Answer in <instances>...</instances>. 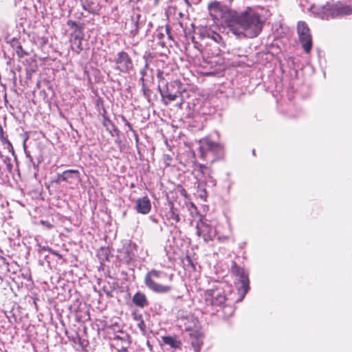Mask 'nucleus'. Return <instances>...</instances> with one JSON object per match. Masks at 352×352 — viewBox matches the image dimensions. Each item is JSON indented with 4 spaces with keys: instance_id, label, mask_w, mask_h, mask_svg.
I'll list each match as a JSON object with an SVG mask.
<instances>
[{
    "instance_id": "13",
    "label": "nucleus",
    "mask_w": 352,
    "mask_h": 352,
    "mask_svg": "<svg viewBox=\"0 0 352 352\" xmlns=\"http://www.w3.org/2000/svg\"><path fill=\"white\" fill-rule=\"evenodd\" d=\"M80 175L78 170H67L63 171L61 175H58L56 182L63 181L72 184L75 179H78L80 178Z\"/></svg>"
},
{
    "instance_id": "5",
    "label": "nucleus",
    "mask_w": 352,
    "mask_h": 352,
    "mask_svg": "<svg viewBox=\"0 0 352 352\" xmlns=\"http://www.w3.org/2000/svg\"><path fill=\"white\" fill-rule=\"evenodd\" d=\"M323 14L329 18L342 17L352 14V6L341 1L328 4L323 8Z\"/></svg>"
},
{
    "instance_id": "21",
    "label": "nucleus",
    "mask_w": 352,
    "mask_h": 352,
    "mask_svg": "<svg viewBox=\"0 0 352 352\" xmlns=\"http://www.w3.org/2000/svg\"><path fill=\"white\" fill-rule=\"evenodd\" d=\"M174 153L170 152V153H166L163 155V162L166 166H173Z\"/></svg>"
},
{
    "instance_id": "34",
    "label": "nucleus",
    "mask_w": 352,
    "mask_h": 352,
    "mask_svg": "<svg viewBox=\"0 0 352 352\" xmlns=\"http://www.w3.org/2000/svg\"><path fill=\"white\" fill-rule=\"evenodd\" d=\"M170 30H171V28L169 25H166V32L168 34V36L169 38H172V36H171V33H170Z\"/></svg>"
},
{
    "instance_id": "30",
    "label": "nucleus",
    "mask_w": 352,
    "mask_h": 352,
    "mask_svg": "<svg viewBox=\"0 0 352 352\" xmlns=\"http://www.w3.org/2000/svg\"><path fill=\"white\" fill-rule=\"evenodd\" d=\"M129 344H125L121 345L120 347H117V352H128L127 348Z\"/></svg>"
},
{
    "instance_id": "19",
    "label": "nucleus",
    "mask_w": 352,
    "mask_h": 352,
    "mask_svg": "<svg viewBox=\"0 0 352 352\" xmlns=\"http://www.w3.org/2000/svg\"><path fill=\"white\" fill-rule=\"evenodd\" d=\"M168 219L173 221L172 223H177L180 221L179 213L175 209L173 204H171L170 210L168 213Z\"/></svg>"
},
{
    "instance_id": "41",
    "label": "nucleus",
    "mask_w": 352,
    "mask_h": 352,
    "mask_svg": "<svg viewBox=\"0 0 352 352\" xmlns=\"http://www.w3.org/2000/svg\"><path fill=\"white\" fill-rule=\"evenodd\" d=\"M132 259L131 257H129V258L127 259V261H131Z\"/></svg>"
},
{
    "instance_id": "11",
    "label": "nucleus",
    "mask_w": 352,
    "mask_h": 352,
    "mask_svg": "<svg viewBox=\"0 0 352 352\" xmlns=\"http://www.w3.org/2000/svg\"><path fill=\"white\" fill-rule=\"evenodd\" d=\"M83 38V34L82 30H75V32L71 34L70 37V45L72 50L77 53L80 54L82 51V41Z\"/></svg>"
},
{
    "instance_id": "17",
    "label": "nucleus",
    "mask_w": 352,
    "mask_h": 352,
    "mask_svg": "<svg viewBox=\"0 0 352 352\" xmlns=\"http://www.w3.org/2000/svg\"><path fill=\"white\" fill-rule=\"evenodd\" d=\"M162 340L165 344L170 346L175 349H180L182 343L177 336H165L162 337Z\"/></svg>"
},
{
    "instance_id": "42",
    "label": "nucleus",
    "mask_w": 352,
    "mask_h": 352,
    "mask_svg": "<svg viewBox=\"0 0 352 352\" xmlns=\"http://www.w3.org/2000/svg\"><path fill=\"white\" fill-rule=\"evenodd\" d=\"M157 3H158V0H155V4H157Z\"/></svg>"
},
{
    "instance_id": "35",
    "label": "nucleus",
    "mask_w": 352,
    "mask_h": 352,
    "mask_svg": "<svg viewBox=\"0 0 352 352\" xmlns=\"http://www.w3.org/2000/svg\"><path fill=\"white\" fill-rule=\"evenodd\" d=\"M228 239L227 236H218V240L221 242H224Z\"/></svg>"
},
{
    "instance_id": "20",
    "label": "nucleus",
    "mask_w": 352,
    "mask_h": 352,
    "mask_svg": "<svg viewBox=\"0 0 352 352\" xmlns=\"http://www.w3.org/2000/svg\"><path fill=\"white\" fill-rule=\"evenodd\" d=\"M102 125L111 132L112 129L115 128V126L112 121L107 118L104 114L102 115Z\"/></svg>"
},
{
    "instance_id": "15",
    "label": "nucleus",
    "mask_w": 352,
    "mask_h": 352,
    "mask_svg": "<svg viewBox=\"0 0 352 352\" xmlns=\"http://www.w3.org/2000/svg\"><path fill=\"white\" fill-rule=\"evenodd\" d=\"M158 88L165 105H167L169 102L174 101L177 99V95L170 92L167 82L165 83L164 87L162 88H161V85H158Z\"/></svg>"
},
{
    "instance_id": "3",
    "label": "nucleus",
    "mask_w": 352,
    "mask_h": 352,
    "mask_svg": "<svg viewBox=\"0 0 352 352\" xmlns=\"http://www.w3.org/2000/svg\"><path fill=\"white\" fill-rule=\"evenodd\" d=\"M173 274L168 275L166 273L156 269H151L144 276V283L146 287L156 294H167L173 290L170 285L160 283L158 280L160 278H168L172 280Z\"/></svg>"
},
{
    "instance_id": "39",
    "label": "nucleus",
    "mask_w": 352,
    "mask_h": 352,
    "mask_svg": "<svg viewBox=\"0 0 352 352\" xmlns=\"http://www.w3.org/2000/svg\"><path fill=\"white\" fill-rule=\"evenodd\" d=\"M84 8H85V10H88V11H89V12H91V10H89V9H87L85 6H84Z\"/></svg>"
},
{
    "instance_id": "16",
    "label": "nucleus",
    "mask_w": 352,
    "mask_h": 352,
    "mask_svg": "<svg viewBox=\"0 0 352 352\" xmlns=\"http://www.w3.org/2000/svg\"><path fill=\"white\" fill-rule=\"evenodd\" d=\"M133 303L140 308H144L149 305L146 296L140 292H136L132 298Z\"/></svg>"
},
{
    "instance_id": "23",
    "label": "nucleus",
    "mask_w": 352,
    "mask_h": 352,
    "mask_svg": "<svg viewBox=\"0 0 352 352\" xmlns=\"http://www.w3.org/2000/svg\"><path fill=\"white\" fill-rule=\"evenodd\" d=\"M113 340L116 342V346H119V342H124L125 344H129V336L126 335L124 337H121L118 335H116Z\"/></svg>"
},
{
    "instance_id": "40",
    "label": "nucleus",
    "mask_w": 352,
    "mask_h": 352,
    "mask_svg": "<svg viewBox=\"0 0 352 352\" xmlns=\"http://www.w3.org/2000/svg\"><path fill=\"white\" fill-rule=\"evenodd\" d=\"M228 1H229L230 3H231L233 1V0H228Z\"/></svg>"
},
{
    "instance_id": "10",
    "label": "nucleus",
    "mask_w": 352,
    "mask_h": 352,
    "mask_svg": "<svg viewBox=\"0 0 352 352\" xmlns=\"http://www.w3.org/2000/svg\"><path fill=\"white\" fill-rule=\"evenodd\" d=\"M197 234L199 236H201L206 243L212 241L214 237V232L209 225L201 222L197 225Z\"/></svg>"
},
{
    "instance_id": "29",
    "label": "nucleus",
    "mask_w": 352,
    "mask_h": 352,
    "mask_svg": "<svg viewBox=\"0 0 352 352\" xmlns=\"http://www.w3.org/2000/svg\"><path fill=\"white\" fill-rule=\"evenodd\" d=\"M67 25L72 28H76V30H81V28H78L77 23L74 21H71V20L68 21Z\"/></svg>"
},
{
    "instance_id": "32",
    "label": "nucleus",
    "mask_w": 352,
    "mask_h": 352,
    "mask_svg": "<svg viewBox=\"0 0 352 352\" xmlns=\"http://www.w3.org/2000/svg\"><path fill=\"white\" fill-rule=\"evenodd\" d=\"M122 120L124 122V124L127 126L129 129L130 131H133L134 132V130L133 129V126H132L131 124L128 122V120L125 118L124 116H122Z\"/></svg>"
},
{
    "instance_id": "1",
    "label": "nucleus",
    "mask_w": 352,
    "mask_h": 352,
    "mask_svg": "<svg viewBox=\"0 0 352 352\" xmlns=\"http://www.w3.org/2000/svg\"><path fill=\"white\" fill-rule=\"evenodd\" d=\"M226 23L235 35L254 38L262 31L264 21L258 13L248 7L241 12L230 11L226 16Z\"/></svg>"
},
{
    "instance_id": "9",
    "label": "nucleus",
    "mask_w": 352,
    "mask_h": 352,
    "mask_svg": "<svg viewBox=\"0 0 352 352\" xmlns=\"http://www.w3.org/2000/svg\"><path fill=\"white\" fill-rule=\"evenodd\" d=\"M209 13L213 19H218L219 18L224 19L226 21V16L230 11L226 6H223L220 2L214 1L208 4V6Z\"/></svg>"
},
{
    "instance_id": "4",
    "label": "nucleus",
    "mask_w": 352,
    "mask_h": 352,
    "mask_svg": "<svg viewBox=\"0 0 352 352\" xmlns=\"http://www.w3.org/2000/svg\"><path fill=\"white\" fill-rule=\"evenodd\" d=\"M200 156L202 159L206 160L209 154L212 155L211 162H213L223 155V147L217 142H212L210 140L205 139L201 142L199 146Z\"/></svg>"
},
{
    "instance_id": "33",
    "label": "nucleus",
    "mask_w": 352,
    "mask_h": 352,
    "mask_svg": "<svg viewBox=\"0 0 352 352\" xmlns=\"http://www.w3.org/2000/svg\"><path fill=\"white\" fill-rule=\"evenodd\" d=\"M41 223L45 226L46 228H47L48 229H52L54 227L53 225L48 221H41Z\"/></svg>"
},
{
    "instance_id": "37",
    "label": "nucleus",
    "mask_w": 352,
    "mask_h": 352,
    "mask_svg": "<svg viewBox=\"0 0 352 352\" xmlns=\"http://www.w3.org/2000/svg\"><path fill=\"white\" fill-rule=\"evenodd\" d=\"M125 343L119 342V346H116L117 347H120L121 345H124Z\"/></svg>"
},
{
    "instance_id": "22",
    "label": "nucleus",
    "mask_w": 352,
    "mask_h": 352,
    "mask_svg": "<svg viewBox=\"0 0 352 352\" xmlns=\"http://www.w3.org/2000/svg\"><path fill=\"white\" fill-rule=\"evenodd\" d=\"M140 80L142 82V90L143 91V94L147 98L148 101H150L151 90L146 85L143 77L140 78Z\"/></svg>"
},
{
    "instance_id": "2",
    "label": "nucleus",
    "mask_w": 352,
    "mask_h": 352,
    "mask_svg": "<svg viewBox=\"0 0 352 352\" xmlns=\"http://www.w3.org/2000/svg\"><path fill=\"white\" fill-rule=\"evenodd\" d=\"M204 300L206 307L222 312L223 318H228L234 312V307L227 297L224 287L221 283L213 285L204 292Z\"/></svg>"
},
{
    "instance_id": "38",
    "label": "nucleus",
    "mask_w": 352,
    "mask_h": 352,
    "mask_svg": "<svg viewBox=\"0 0 352 352\" xmlns=\"http://www.w3.org/2000/svg\"><path fill=\"white\" fill-rule=\"evenodd\" d=\"M184 1L186 2V3L188 5V6H190V2L188 0H184Z\"/></svg>"
},
{
    "instance_id": "18",
    "label": "nucleus",
    "mask_w": 352,
    "mask_h": 352,
    "mask_svg": "<svg viewBox=\"0 0 352 352\" xmlns=\"http://www.w3.org/2000/svg\"><path fill=\"white\" fill-rule=\"evenodd\" d=\"M133 319L137 322V326L141 331V332L144 334L146 333V326L143 320L142 315L140 314H133Z\"/></svg>"
},
{
    "instance_id": "26",
    "label": "nucleus",
    "mask_w": 352,
    "mask_h": 352,
    "mask_svg": "<svg viewBox=\"0 0 352 352\" xmlns=\"http://www.w3.org/2000/svg\"><path fill=\"white\" fill-rule=\"evenodd\" d=\"M0 140L3 144L6 145V148L8 151H14V148L12 146V143L10 142V140L7 138L3 137V138H1Z\"/></svg>"
},
{
    "instance_id": "12",
    "label": "nucleus",
    "mask_w": 352,
    "mask_h": 352,
    "mask_svg": "<svg viewBox=\"0 0 352 352\" xmlns=\"http://www.w3.org/2000/svg\"><path fill=\"white\" fill-rule=\"evenodd\" d=\"M187 330L189 331V329ZM189 336L195 351L199 352L203 345V333L198 330H190Z\"/></svg>"
},
{
    "instance_id": "7",
    "label": "nucleus",
    "mask_w": 352,
    "mask_h": 352,
    "mask_svg": "<svg viewBox=\"0 0 352 352\" xmlns=\"http://www.w3.org/2000/svg\"><path fill=\"white\" fill-rule=\"evenodd\" d=\"M115 69L121 73L127 74L133 69V63L131 58L124 51L119 52L114 60Z\"/></svg>"
},
{
    "instance_id": "28",
    "label": "nucleus",
    "mask_w": 352,
    "mask_h": 352,
    "mask_svg": "<svg viewBox=\"0 0 352 352\" xmlns=\"http://www.w3.org/2000/svg\"><path fill=\"white\" fill-rule=\"evenodd\" d=\"M163 75H164V72L162 71H161V70L157 71V78L159 80V85H161V84H163V83L165 84L166 82H165Z\"/></svg>"
},
{
    "instance_id": "8",
    "label": "nucleus",
    "mask_w": 352,
    "mask_h": 352,
    "mask_svg": "<svg viewBox=\"0 0 352 352\" xmlns=\"http://www.w3.org/2000/svg\"><path fill=\"white\" fill-rule=\"evenodd\" d=\"M232 272L239 278L241 283V287L239 288V290L242 294V297H243L250 289L248 274L236 263H234L232 266Z\"/></svg>"
},
{
    "instance_id": "25",
    "label": "nucleus",
    "mask_w": 352,
    "mask_h": 352,
    "mask_svg": "<svg viewBox=\"0 0 352 352\" xmlns=\"http://www.w3.org/2000/svg\"><path fill=\"white\" fill-rule=\"evenodd\" d=\"M209 37L211 38L213 41H214L217 43H221L223 42V38L222 36L214 32H211V34L209 35Z\"/></svg>"
},
{
    "instance_id": "6",
    "label": "nucleus",
    "mask_w": 352,
    "mask_h": 352,
    "mask_svg": "<svg viewBox=\"0 0 352 352\" xmlns=\"http://www.w3.org/2000/svg\"><path fill=\"white\" fill-rule=\"evenodd\" d=\"M297 31L305 52L309 54L312 48V38L307 24L304 21L298 22Z\"/></svg>"
},
{
    "instance_id": "31",
    "label": "nucleus",
    "mask_w": 352,
    "mask_h": 352,
    "mask_svg": "<svg viewBox=\"0 0 352 352\" xmlns=\"http://www.w3.org/2000/svg\"><path fill=\"white\" fill-rule=\"evenodd\" d=\"M208 167L204 164H198L197 165V171L201 173L202 175L204 174L205 170H206Z\"/></svg>"
},
{
    "instance_id": "27",
    "label": "nucleus",
    "mask_w": 352,
    "mask_h": 352,
    "mask_svg": "<svg viewBox=\"0 0 352 352\" xmlns=\"http://www.w3.org/2000/svg\"><path fill=\"white\" fill-rule=\"evenodd\" d=\"M43 249L45 250H47L48 251L50 254L57 256L58 258L60 259H62L63 257V255L59 254L58 252H56V250L52 249L51 248H43Z\"/></svg>"
},
{
    "instance_id": "24",
    "label": "nucleus",
    "mask_w": 352,
    "mask_h": 352,
    "mask_svg": "<svg viewBox=\"0 0 352 352\" xmlns=\"http://www.w3.org/2000/svg\"><path fill=\"white\" fill-rule=\"evenodd\" d=\"M16 53L18 56L19 58H23L24 56H28L29 55V53L27 52L22 47V45L21 44H19L17 46H16Z\"/></svg>"
},
{
    "instance_id": "36",
    "label": "nucleus",
    "mask_w": 352,
    "mask_h": 352,
    "mask_svg": "<svg viewBox=\"0 0 352 352\" xmlns=\"http://www.w3.org/2000/svg\"><path fill=\"white\" fill-rule=\"evenodd\" d=\"M5 137L4 136V131H3V129L1 126H0V139Z\"/></svg>"
},
{
    "instance_id": "14",
    "label": "nucleus",
    "mask_w": 352,
    "mask_h": 352,
    "mask_svg": "<svg viewBox=\"0 0 352 352\" xmlns=\"http://www.w3.org/2000/svg\"><path fill=\"white\" fill-rule=\"evenodd\" d=\"M135 209L138 213L147 214L151 210V204L147 196L139 198L136 201Z\"/></svg>"
}]
</instances>
